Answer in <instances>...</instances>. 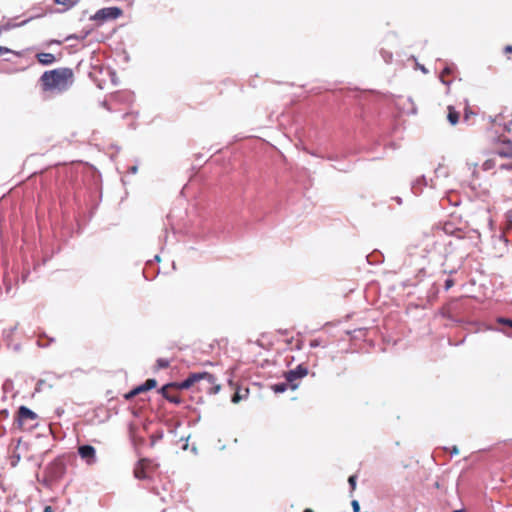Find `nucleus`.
<instances>
[{
    "label": "nucleus",
    "instance_id": "nucleus-1",
    "mask_svg": "<svg viewBox=\"0 0 512 512\" xmlns=\"http://www.w3.org/2000/svg\"><path fill=\"white\" fill-rule=\"evenodd\" d=\"M74 83V72L71 68L60 67L45 71L40 77V84L44 91L63 93Z\"/></svg>",
    "mask_w": 512,
    "mask_h": 512
},
{
    "label": "nucleus",
    "instance_id": "nucleus-2",
    "mask_svg": "<svg viewBox=\"0 0 512 512\" xmlns=\"http://www.w3.org/2000/svg\"><path fill=\"white\" fill-rule=\"evenodd\" d=\"M179 386L182 389L196 387L198 391L206 394H216L220 390V385L216 383L215 377L208 372L192 373L180 382Z\"/></svg>",
    "mask_w": 512,
    "mask_h": 512
},
{
    "label": "nucleus",
    "instance_id": "nucleus-3",
    "mask_svg": "<svg viewBox=\"0 0 512 512\" xmlns=\"http://www.w3.org/2000/svg\"><path fill=\"white\" fill-rule=\"evenodd\" d=\"M123 11L119 7H105L99 9L94 15L90 17V20L96 21L102 24L108 20H115L122 15Z\"/></svg>",
    "mask_w": 512,
    "mask_h": 512
},
{
    "label": "nucleus",
    "instance_id": "nucleus-4",
    "mask_svg": "<svg viewBox=\"0 0 512 512\" xmlns=\"http://www.w3.org/2000/svg\"><path fill=\"white\" fill-rule=\"evenodd\" d=\"M180 383H169L164 385L160 389V393L162 396L167 399L169 402L174 404H180L182 402L180 395L176 392L179 389H182L179 386Z\"/></svg>",
    "mask_w": 512,
    "mask_h": 512
},
{
    "label": "nucleus",
    "instance_id": "nucleus-5",
    "mask_svg": "<svg viewBox=\"0 0 512 512\" xmlns=\"http://www.w3.org/2000/svg\"><path fill=\"white\" fill-rule=\"evenodd\" d=\"M308 374V370L303 365H298L295 369L285 373L286 381L290 384V388L295 390L298 387L297 380L302 379Z\"/></svg>",
    "mask_w": 512,
    "mask_h": 512
},
{
    "label": "nucleus",
    "instance_id": "nucleus-6",
    "mask_svg": "<svg viewBox=\"0 0 512 512\" xmlns=\"http://www.w3.org/2000/svg\"><path fill=\"white\" fill-rule=\"evenodd\" d=\"M154 465L151 460L149 459H141L139 460L138 464L136 465L134 469V476L137 479H145L147 478V470L153 469Z\"/></svg>",
    "mask_w": 512,
    "mask_h": 512
},
{
    "label": "nucleus",
    "instance_id": "nucleus-7",
    "mask_svg": "<svg viewBox=\"0 0 512 512\" xmlns=\"http://www.w3.org/2000/svg\"><path fill=\"white\" fill-rule=\"evenodd\" d=\"M37 415L32 410L25 406H21L18 410V424L20 427H24L27 422L36 421Z\"/></svg>",
    "mask_w": 512,
    "mask_h": 512
},
{
    "label": "nucleus",
    "instance_id": "nucleus-8",
    "mask_svg": "<svg viewBox=\"0 0 512 512\" xmlns=\"http://www.w3.org/2000/svg\"><path fill=\"white\" fill-rule=\"evenodd\" d=\"M80 457L86 461L87 464H93L96 460L95 448L91 445H82L78 448Z\"/></svg>",
    "mask_w": 512,
    "mask_h": 512
},
{
    "label": "nucleus",
    "instance_id": "nucleus-9",
    "mask_svg": "<svg viewBox=\"0 0 512 512\" xmlns=\"http://www.w3.org/2000/svg\"><path fill=\"white\" fill-rule=\"evenodd\" d=\"M39 63L42 65H51L56 61L55 56L52 53L41 52L36 55Z\"/></svg>",
    "mask_w": 512,
    "mask_h": 512
},
{
    "label": "nucleus",
    "instance_id": "nucleus-10",
    "mask_svg": "<svg viewBox=\"0 0 512 512\" xmlns=\"http://www.w3.org/2000/svg\"><path fill=\"white\" fill-rule=\"evenodd\" d=\"M249 394V390L247 388H238L232 396L231 401L233 403H239L241 400L246 399Z\"/></svg>",
    "mask_w": 512,
    "mask_h": 512
},
{
    "label": "nucleus",
    "instance_id": "nucleus-11",
    "mask_svg": "<svg viewBox=\"0 0 512 512\" xmlns=\"http://www.w3.org/2000/svg\"><path fill=\"white\" fill-rule=\"evenodd\" d=\"M146 391H148V389L146 388V386L143 383L142 385H139V386L135 387L130 392L125 394L124 398L126 400H131L133 397L139 395L140 393L146 392Z\"/></svg>",
    "mask_w": 512,
    "mask_h": 512
},
{
    "label": "nucleus",
    "instance_id": "nucleus-12",
    "mask_svg": "<svg viewBox=\"0 0 512 512\" xmlns=\"http://www.w3.org/2000/svg\"><path fill=\"white\" fill-rule=\"evenodd\" d=\"M447 118L452 125H455L459 121V112H457L452 106H448Z\"/></svg>",
    "mask_w": 512,
    "mask_h": 512
},
{
    "label": "nucleus",
    "instance_id": "nucleus-13",
    "mask_svg": "<svg viewBox=\"0 0 512 512\" xmlns=\"http://www.w3.org/2000/svg\"><path fill=\"white\" fill-rule=\"evenodd\" d=\"M80 0H54V2L58 5H62L65 7V11L73 8L75 5L79 3Z\"/></svg>",
    "mask_w": 512,
    "mask_h": 512
},
{
    "label": "nucleus",
    "instance_id": "nucleus-14",
    "mask_svg": "<svg viewBox=\"0 0 512 512\" xmlns=\"http://www.w3.org/2000/svg\"><path fill=\"white\" fill-rule=\"evenodd\" d=\"M289 386H290V384L288 382L287 383H278V384L272 385L271 389L275 393H283L288 389Z\"/></svg>",
    "mask_w": 512,
    "mask_h": 512
},
{
    "label": "nucleus",
    "instance_id": "nucleus-15",
    "mask_svg": "<svg viewBox=\"0 0 512 512\" xmlns=\"http://www.w3.org/2000/svg\"><path fill=\"white\" fill-rule=\"evenodd\" d=\"M452 71H453V65H447V66L443 69V71H442V72H441V74H440V80H441V82H442L443 84H445V85H449V82H447V81L444 79V77H445L446 75L451 74V73H452Z\"/></svg>",
    "mask_w": 512,
    "mask_h": 512
},
{
    "label": "nucleus",
    "instance_id": "nucleus-16",
    "mask_svg": "<svg viewBox=\"0 0 512 512\" xmlns=\"http://www.w3.org/2000/svg\"><path fill=\"white\" fill-rule=\"evenodd\" d=\"M169 365H170V361L168 359L159 358L156 361L155 369L156 370L166 369L169 367Z\"/></svg>",
    "mask_w": 512,
    "mask_h": 512
},
{
    "label": "nucleus",
    "instance_id": "nucleus-17",
    "mask_svg": "<svg viewBox=\"0 0 512 512\" xmlns=\"http://www.w3.org/2000/svg\"><path fill=\"white\" fill-rule=\"evenodd\" d=\"M498 154L501 156V157H508V158H512V147L511 148H508V149H505V148H501L498 150Z\"/></svg>",
    "mask_w": 512,
    "mask_h": 512
},
{
    "label": "nucleus",
    "instance_id": "nucleus-18",
    "mask_svg": "<svg viewBox=\"0 0 512 512\" xmlns=\"http://www.w3.org/2000/svg\"><path fill=\"white\" fill-rule=\"evenodd\" d=\"M356 481H357V476L356 475H351L348 478V482H349V485H350V488H351V493L354 492L355 489H356Z\"/></svg>",
    "mask_w": 512,
    "mask_h": 512
},
{
    "label": "nucleus",
    "instance_id": "nucleus-19",
    "mask_svg": "<svg viewBox=\"0 0 512 512\" xmlns=\"http://www.w3.org/2000/svg\"><path fill=\"white\" fill-rule=\"evenodd\" d=\"M144 385L148 390H151L157 386V381L155 379H147Z\"/></svg>",
    "mask_w": 512,
    "mask_h": 512
},
{
    "label": "nucleus",
    "instance_id": "nucleus-20",
    "mask_svg": "<svg viewBox=\"0 0 512 512\" xmlns=\"http://www.w3.org/2000/svg\"><path fill=\"white\" fill-rule=\"evenodd\" d=\"M498 323L508 325L512 328V320L506 318H499Z\"/></svg>",
    "mask_w": 512,
    "mask_h": 512
},
{
    "label": "nucleus",
    "instance_id": "nucleus-21",
    "mask_svg": "<svg viewBox=\"0 0 512 512\" xmlns=\"http://www.w3.org/2000/svg\"><path fill=\"white\" fill-rule=\"evenodd\" d=\"M382 57L386 63H389L392 60V54L389 52H382Z\"/></svg>",
    "mask_w": 512,
    "mask_h": 512
},
{
    "label": "nucleus",
    "instance_id": "nucleus-22",
    "mask_svg": "<svg viewBox=\"0 0 512 512\" xmlns=\"http://www.w3.org/2000/svg\"><path fill=\"white\" fill-rule=\"evenodd\" d=\"M351 505H352V508H353V512H359L360 511V505H359V502L357 500H353L351 502Z\"/></svg>",
    "mask_w": 512,
    "mask_h": 512
},
{
    "label": "nucleus",
    "instance_id": "nucleus-23",
    "mask_svg": "<svg viewBox=\"0 0 512 512\" xmlns=\"http://www.w3.org/2000/svg\"><path fill=\"white\" fill-rule=\"evenodd\" d=\"M86 35L82 36V37H79L78 35L76 34H71L69 36L66 37V41H69L71 39H76V40H79V39H84Z\"/></svg>",
    "mask_w": 512,
    "mask_h": 512
},
{
    "label": "nucleus",
    "instance_id": "nucleus-24",
    "mask_svg": "<svg viewBox=\"0 0 512 512\" xmlns=\"http://www.w3.org/2000/svg\"><path fill=\"white\" fill-rule=\"evenodd\" d=\"M8 53H12V50L7 47L0 46V55H4V54H8Z\"/></svg>",
    "mask_w": 512,
    "mask_h": 512
},
{
    "label": "nucleus",
    "instance_id": "nucleus-25",
    "mask_svg": "<svg viewBox=\"0 0 512 512\" xmlns=\"http://www.w3.org/2000/svg\"><path fill=\"white\" fill-rule=\"evenodd\" d=\"M454 285V282L452 279H447L445 281V289L448 290L449 288H451L452 286Z\"/></svg>",
    "mask_w": 512,
    "mask_h": 512
},
{
    "label": "nucleus",
    "instance_id": "nucleus-26",
    "mask_svg": "<svg viewBox=\"0 0 512 512\" xmlns=\"http://www.w3.org/2000/svg\"><path fill=\"white\" fill-rule=\"evenodd\" d=\"M504 51H505L506 53H510V52H512V46H511V45H507V46L505 47Z\"/></svg>",
    "mask_w": 512,
    "mask_h": 512
},
{
    "label": "nucleus",
    "instance_id": "nucleus-27",
    "mask_svg": "<svg viewBox=\"0 0 512 512\" xmlns=\"http://www.w3.org/2000/svg\"><path fill=\"white\" fill-rule=\"evenodd\" d=\"M43 512H53L52 507H51V506H46V507L44 508V511H43Z\"/></svg>",
    "mask_w": 512,
    "mask_h": 512
},
{
    "label": "nucleus",
    "instance_id": "nucleus-28",
    "mask_svg": "<svg viewBox=\"0 0 512 512\" xmlns=\"http://www.w3.org/2000/svg\"><path fill=\"white\" fill-rule=\"evenodd\" d=\"M419 68L422 72L427 73V69L423 65H419Z\"/></svg>",
    "mask_w": 512,
    "mask_h": 512
},
{
    "label": "nucleus",
    "instance_id": "nucleus-29",
    "mask_svg": "<svg viewBox=\"0 0 512 512\" xmlns=\"http://www.w3.org/2000/svg\"><path fill=\"white\" fill-rule=\"evenodd\" d=\"M310 345H311V347H316V346H318V343H317L316 340H314V341L311 342Z\"/></svg>",
    "mask_w": 512,
    "mask_h": 512
},
{
    "label": "nucleus",
    "instance_id": "nucleus-30",
    "mask_svg": "<svg viewBox=\"0 0 512 512\" xmlns=\"http://www.w3.org/2000/svg\"><path fill=\"white\" fill-rule=\"evenodd\" d=\"M27 22H28V20H25V21L21 22L20 24H17L16 26H22V25H25Z\"/></svg>",
    "mask_w": 512,
    "mask_h": 512
},
{
    "label": "nucleus",
    "instance_id": "nucleus-31",
    "mask_svg": "<svg viewBox=\"0 0 512 512\" xmlns=\"http://www.w3.org/2000/svg\"><path fill=\"white\" fill-rule=\"evenodd\" d=\"M458 449L456 447L453 448L452 453L458 454Z\"/></svg>",
    "mask_w": 512,
    "mask_h": 512
},
{
    "label": "nucleus",
    "instance_id": "nucleus-32",
    "mask_svg": "<svg viewBox=\"0 0 512 512\" xmlns=\"http://www.w3.org/2000/svg\"><path fill=\"white\" fill-rule=\"evenodd\" d=\"M304 512H314V511L312 509L307 508L304 510Z\"/></svg>",
    "mask_w": 512,
    "mask_h": 512
},
{
    "label": "nucleus",
    "instance_id": "nucleus-33",
    "mask_svg": "<svg viewBox=\"0 0 512 512\" xmlns=\"http://www.w3.org/2000/svg\"><path fill=\"white\" fill-rule=\"evenodd\" d=\"M504 130H506V131H510V128H509L507 125H505V126H504Z\"/></svg>",
    "mask_w": 512,
    "mask_h": 512
},
{
    "label": "nucleus",
    "instance_id": "nucleus-34",
    "mask_svg": "<svg viewBox=\"0 0 512 512\" xmlns=\"http://www.w3.org/2000/svg\"><path fill=\"white\" fill-rule=\"evenodd\" d=\"M491 124L495 125L496 124V120H491Z\"/></svg>",
    "mask_w": 512,
    "mask_h": 512
},
{
    "label": "nucleus",
    "instance_id": "nucleus-35",
    "mask_svg": "<svg viewBox=\"0 0 512 512\" xmlns=\"http://www.w3.org/2000/svg\"><path fill=\"white\" fill-rule=\"evenodd\" d=\"M15 460H16V461H19V460H20V456H19V455H17V457H15Z\"/></svg>",
    "mask_w": 512,
    "mask_h": 512
},
{
    "label": "nucleus",
    "instance_id": "nucleus-36",
    "mask_svg": "<svg viewBox=\"0 0 512 512\" xmlns=\"http://www.w3.org/2000/svg\"><path fill=\"white\" fill-rule=\"evenodd\" d=\"M453 512H464L463 510H455Z\"/></svg>",
    "mask_w": 512,
    "mask_h": 512
}]
</instances>
